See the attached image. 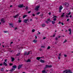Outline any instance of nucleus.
Instances as JSON below:
<instances>
[{
	"mask_svg": "<svg viewBox=\"0 0 73 73\" xmlns=\"http://www.w3.org/2000/svg\"><path fill=\"white\" fill-rule=\"evenodd\" d=\"M22 66H23V64H19L18 65V69H20L21 68Z\"/></svg>",
	"mask_w": 73,
	"mask_h": 73,
	"instance_id": "obj_5",
	"label": "nucleus"
},
{
	"mask_svg": "<svg viewBox=\"0 0 73 73\" xmlns=\"http://www.w3.org/2000/svg\"><path fill=\"white\" fill-rule=\"evenodd\" d=\"M61 24V22L59 21V24Z\"/></svg>",
	"mask_w": 73,
	"mask_h": 73,
	"instance_id": "obj_61",
	"label": "nucleus"
},
{
	"mask_svg": "<svg viewBox=\"0 0 73 73\" xmlns=\"http://www.w3.org/2000/svg\"><path fill=\"white\" fill-rule=\"evenodd\" d=\"M52 24H54L56 23V22L54 21H52Z\"/></svg>",
	"mask_w": 73,
	"mask_h": 73,
	"instance_id": "obj_22",
	"label": "nucleus"
},
{
	"mask_svg": "<svg viewBox=\"0 0 73 73\" xmlns=\"http://www.w3.org/2000/svg\"><path fill=\"white\" fill-rule=\"evenodd\" d=\"M70 18L72 17V15H70Z\"/></svg>",
	"mask_w": 73,
	"mask_h": 73,
	"instance_id": "obj_63",
	"label": "nucleus"
},
{
	"mask_svg": "<svg viewBox=\"0 0 73 73\" xmlns=\"http://www.w3.org/2000/svg\"><path fill=\"white\" fill-rule=\"evenodd\" d=\"M61 55V53H60V54H59V55L58 56H60V57Z\"/></svg>",
	"mask_w": 73,
	"mask_h": 73,
	"instance_id": "obj_41",
	"label": "nucleus"
},
{
	"mask_svg": "<svg viewBox=\"0 0 73 73\" xmlns=\"http://www.w3.org/2000/svg\"><path fill=\"white\" fill-rule=\"evenodd\" d=\"M7 59H5V62H7Z\"/></svg>",
	"mask_w": 73,
	"mask_h": 73,
	"instance_id": "obj_49",
	"label": "nucleus"
},
{
	"mask_svg": "<svg viewBox=\"0 0 73 73\" xmlns=\"http://www.w3.org/2000/svg\"><path fill=\"white\" fill-rule=\"evenodd\" d=\"M35 39H36V38H37V36H35Z\"/></svg>",
	"mask_w": 73,
	"mask_h": 73,
	"instance_id": "obj_56",
	"label": "nucleus"
},
{
	"mask_svg": "<svg viewBox=\"0 0 73 73\" xmlns=\"http://www.w3.org/2000/svg\"><path fill=\"white\" fill-rule=\"evenodd\" d=\"M46 37H44L43 38V40H44V39H45Z\"/></svg>",
	"mask_w": 73,
	"mask_h": 73,
	"instance_id": "obj_58",
	"label": "nucleus"
},
{
	"mask_svg": "<svg viewBox=\"0 0 73 73\" xmlns=\"http://www.w3.org/2000/svg\"><path fill=\"white\" fill-rule=\"evenodd\" d=\"M15 60V58H11V61H12V62H13V61H14Z\"/></svg>",
	"mask_w": 73,
	"mask_h": 73,
	"instance_id": "obj_18",
	"label": "nucleus"
},
{
	"mask_svg": "<svg viewBox=\"0 0 73 73\" xmlns=\"http://www.w3.org/2000/svg\"><path fill=\"white\" fill-rule=\"evenodd\" d=\"M53 35V37H54V36H55V34H54Z\"/></svg>",
	"mask_w": 73,
	"mask_h": 73,
	"instance_id": "obj_62",
	"label": "nucleus"
},
{
	"mask_svg": "<svg viewBox=\"0 0 73 73\" xmlns=\"http://www.w3.org/2000/svg\"><path fill=\"white\" fill-rule=\"evenodd\" d=\"M31 11H29L28 12V13H31Z\"/></svg>",
	"mask_w": 73,
	"mask_h": 73,
	"instance_id": "obj_42",
	"label": "nucleus"
},
{
	"mask_svg": "<svg viewBox=\"0 0 73 73\" xmlns=\"http://www.w3.org/2000/svg\"><path fill=\"white\" fill-rule=\"evenodd\" d=\"M42 27H45V25L44 24H43L42 25Z\"/></svg>",
	"mask_w": 73,
	"mask_h": 73,
	"instance_id": "obj_29",
	"label": "nucleus"
},
{
	"mask_svg": "<svg viewBox=\"0 0 73 73\" xmlns=\"http://www.w3.org/2000/svg\"><path fill=\"white\" fill-rule=\"evenodd\" d=\"M47 20L48 21H50H50H51L50 20V19H48Z\"/></svg>",
	"mask_w": 73,
	"mask_h": 73,
	"instance_id": "obj_27",
	"label": "nucleus"
},
{
	"mask_svg": "<svg viewBox=\"0 0 73 73\" xmlns=\"http://www.w3.org/2000/svg\"><path fill=\"white\" fill-rule=\"evenodd\" d=\"M28 20H29L28 19H27L26 20L25 19L23 21V22L26 23H27V21H28Z\"/></svg>",
	"mask_w": 73,
	"mask_h": 73,
	"instance_id": "obj_11",
	"label": "nucleus"
},
{
	"mask_svg": "<svg viewBox=\"0 0 73 73\" xmlns=\"http://www.w3.org/2000/svg\"><path fill=\"white\" fill-rule=\"evenodd\" d=\"M31 51H28V53H27V55H29V54H30V52Z\"/></svg>",
	"mask_w": 73,
	"mask_h": 73,
	"instance_id": "obj_26",
	"label": "nucleus"
},
{
	"mask_svg": "<svg viewBox=\"0 0 73 73\" xmlns=\"http://www.w3.org/2000/svg\"><path fill=\"white\" fill-rule=\"evenodd\" d=\"M13 44V42H11L10 43V44Z\"/></svg>",
	"mask_w": 73,
	"mask_h": 73,
	"instance_id": "obj_57",
	"label": "nucleus"
},
{
	"mask_svg": "<svg viewBox=\"0 0 73 73\" xmlns=\"http://www.w3.org/2000/svg\"><path fill=\"white\" fill-rule=\"evenodd\" d=\"M40 62H42V63H44L45 62V61H44V60H42V59H40Z\"/></svg>",
	"mask_w": 73,
	"mask_h": 73,
	"instance_id": "obj_10",
	"label": "nucleus"
},
{
	"mask_svg": "<svg viewBox=\"0 0 73 73\" xmlns=\"http://www.w3.org/2000/svg\"><path fill=\"white\" fill-rule=\"evenodd\" d=\"M65 14V13H63L62 14V15L61 17H64V14Z\"/></svg>",
	"mask_w": 73,
	"mask_h": 73,
	"instance_id": "obj_19",
	"label": "nucleus"
},
{
	"mask_svg": "<svg viewBox=\"0 0 73 73\" xmlns=\"http://www.w3.org/2000/svg\"><path fill=\"white\" fill-rule=\"evenodd\" d=\"M12 65H13V64H12V63H11V64L10 63V66H11Z\"/></svg>",
	"mask_w": 73,
	"mask_h": 73,
	"instance_id": "obj_47",
	"label": "nucleus"
},
{
	"mask_svg": "<svg viewBox=\"0 0 73 73\" xmlns=\"http://www.w3.org/2000/svg\"><path fill=\"white\" fill-rule=\"evenodd\" d=\"M9 25L10 26H11L12 27H13V24L12 23H9Z\"/></svg>",
	"mask_w": 73,
	"mask_h": 73,
	"instance_id": "obj_15",
	"label": "nucleus"
},
{
	"mask_svg": "<svg viewBox=\"0 0 73 73\" xmlns=\"http://www.w3.org/2000/svg\"><path fill=\"white\" fill-rule=\"evenodd\" d=\"M54 21H56L57 20V19L56 18H54L53 19Z\"/></svg>",
	"mask_w": 73,
	"mask_h": 73,
	"instance_id": "obj_33",
	"label": "nucleus"
},
{
	"mask_svg": "<svg viewBox=\"0 0 73 73\" xmlns=\"http://www.w3.org/2000/svg\"><path fill=\"white\" fill-rule=\"evenodd\" d=\"M2 65H3V64H0V66H2Z\"/></svg>",
	"mask_w": 73,
	"mask_h": 73,
	"instance_id": "obj_52",
	"label": "nucleus"
},
{
	"mask_svg": "<svg viewBox=\"0 0 73 73\" xmlns=\"http://www.w3.org/2000/svg\"><path fill=\"white\" fill-rule=\"evenodd\" d=\"M27 52H25L24 55H27Z\"/></svg>",
	"mask_w": 73,
	"mask_h": 73,
	"instance_id": "obj_24",
	"label": "nucleus"
},
{
	"mask_svg": "<svg viewBox=\"0 0 73 73\" xmlns=\"http://www.w3.org/2000/svg\"><path fill=\"white\" fill-rule=\"evenodd\" d=\"M57 42H55V44H57Z\"/></svg>",
	"mask_w": 73,
	"mask_h": 73,
	"instance_id": "obj_54",
	"label": "nucleus"
},
{
	"mask_svg": "<svg viewBox=\"0 0 73 73\" xmlns=\"http://www.w3.org/2000/svg\"><path fill=\"white\" fill-rule=\"evenodd\" d=\"M19 23H21V21H22L20 19H19Z\"/></svg>",
	"mask_w": 73,
	"mask_h": 73,
	"instance_id": "obj_32",
	"label": "nucleus"
},
{
	"mask_svg": "<svg viewBox=\"0 0 73 73\" xmlns=\"http://www.w3.org/2000/svg\"><path fill=\"white\" fill-rule=\"evenodd\" d=\"M40 8V7L38 6H36V7H35V11H38V9H39V8Z\"/></svg>",
	"mask_w": 73,
	"mask_h": 73,
	"instance_id": "obj_3",
	"label": "nucleus"
},
{
	"mask_svg": "<svg viewBox=\"0 0 73 73\" xmlns=\"http://www.w3.org/2000/svg\"><path fill=\"white\" fill-rule=\"evenodd\" d=\"M19 14H17V15L14 16L13 17L14 18H17V17H18V16H19Z\"/></svg>",
	"mask_w": 73,
	"mask_h": 73,
	"instance_id": "obj_13",
	"label": "nucleus"
},
{
	"mask_svg": "<svg viewBox=\"0 0 73 73\" xmlns=\"http://www.w3.org/2000/svg\"><path fill=\"white\" fill-rule=\"evenodd\" d=\"M32 15L33 16H35V15L34 14H32Z\"/></svg>",
	"mask_w": 73,
	"mask_h": 73,
	"instance_id": "obj_39",
	"label": "nucleus"
},
{
	"mask_svg": "<svg viewBox=\"0 0 73 73\" xmlns=\"http://www.w3.org/2000/svg\"><path fill=\"white\" fill-rule=\"evenodd\" d=\"M27 15H24L23 16V18L24 19V18H25V17H27Z\"/></svg>",
	"mask_w": 73,
	"mask_h": 73,
	"instance_id": "obj_20",
	"label": "nucleus"
},
{
	"mask_svg": "<svg viewBox=\"0 0 73 73\" xmlns=\"http://www.w3.org/2000/svg\"><path fill=\"white\" fill-rule=\"evenodd\" d=\"M66 73H73L72 72H71V70H67V72Z\"/></svg>",
	"mask_w": 73,
	"mask_h": 73,
	"instance_id": "obj_8",
	"label": "nucleus"
},
{
	"mask_svg": "<svg viewBox=\"0 0 73 73\" xmlns=\"http://www.w3.org/2000/svg\"><path fill=\"white\" fill-rule=\"evenodd\" d=\"M62 8H63V7H62L61 6H60V7H59V12H61V10H62Z\"/></svg>",
	"mask_w": 73,
	"mask_h": 73,
	"instance_id": "obj_7",
	"label": "nucleus"
},
{
	"mask_svg": "<svg viewBox=\"0 0 73 73\" xmlns=\"http://www.w3.org/2000/svg\"><path fill=\"white\" fill-rule=\"evenodd\" d=\"M53 18H57V16H54V17H53Z\"/></svg>",
	"mask_w": 73,
	"mask_h": 73,
	"instance_id": "obj_36",
	"label": "nucleus"
},
{
	"mask_svg": "<svg viewBox=\"0 0 73 73\" xmlns=\"http://www.w3.org/2000/svg\"><path fill=\"white\" fill-rule=\"evenodd\" d=\"M66 17H67V18H68V17H69V16H68V15H66Z\"/></svg>",
	"mask_w": 73,
	"mask_h": 73,
	"instance_id": "obj_48",
	"label": "nucleus"
},
{
	"mask_svg": "<svg viewBox=\"0 0 73 73\" xmlns=\"http://www.w3.org/2000/svg\"><path fill=\"white\" fill-rule=\"evenodd\" d=\"M10 7H12V5H11L10 6Z\"/></svg>",
	"mask_w": 73,
	"mask_h": 73,
	"instance_id": "obj_64",
	"label": "nucleus"
},
{
	"mask_svg": "<svg viewBox=\"0 0 73 73\" xmlns=\"http://www.w3.org/2000/svg\"><path fill=\"white\" fill-rule=\"evenodd\" d=\"M52 66V65H46L45 66V68H51V67Z\"/></svg>",
	"mask_w": 73,
	"mask_h": 73,
	"instance_id": "obj_6",
	"label": "nucleus"
},
{
	"mask_svg": "<svg viewBox=\"0 0 73 73\" xmlns=\"http://www.w3.org/2000/svg\"><path fill=\"white\" fill-rule=\"evenodd\" d=\"M46 23L47 24H48L49 23H48V21H46Z\"/></svg>",
	"mask_w": 73,
	"mask_h": 73,
	"instance_id": "obj_51",
	"label": "nucleus"
},
{
	"mask_svg": "<svg viewBox=\"0 0 73 73\" xmlns=\"http://www.w3.org/2000/svg\"><path fill=\"white\" fill-rule=\"evenodd\" d=\"M40 13V12H38V13H36V15H38Z\"/></svg>",
	"mask_w": 73,
	"mask_h": 73,
	"instance_id": "obj_34",
	"label": "nucleus"
},
{
	"mask_svg": "<svg viewBox=\"0 0 73 73\" xmlns=\"http://www.w3.org/2000/svg\"><path fill=\"white\" fill-rule=\"evenodd\" d=\"M3 65H5V66H7V64H6L5 62H3Z\"/></svg>",
	"mask_w": 73,
	"mask_h": 73,
	"instance_id": "obj_16",
	"label": "nucleus"
},
{
	"mask_svg": "<svg viewBox=\"0 0 73 73\" xmlns=\"http://www.w3.org/2000/svg\"><path fill=\"white\" fill-rule=\"evenodd\" d=\"M55 39L56 41H57V40H58V38H56Z\"/></svg>",
	"mask_w": 73,
	"mask_h": 73,
	"instance_id": "obj_43",
	"label": "nucleus"
},
{
	"mask_svg": "<svg viewBox=\"0 0 73 73\" xmlns=\"http://www.w3.org/2000/svg\"><path fill=\"white\" fill-rule=\"evenodd\" d=\"M70 20V19H67V21H69Z\"/></svg>",
	"mask_w": 73,
	"mask_h": 73,
	"instance_id": "obj_44",
	"label": "nucleus"
},
{
	"mask_svg": "<svg viewBox=\"0 0 73 73\" xmlns=\"http://www.w3.org/2000/svg\"><path fill=\"white\" fill-rule=\"evenodd\" d=\"M37 40H34L33 42H35V43H36V42H37Z\"/></svg>",
	"mask_w": 73,
	"mask_h": 73,
	"instance_id": "obj_23",
	"label": "nucleus"
},
{
	"mask_svg": "<svg viewBox=\"0 0 73 73\" xmlns=\"http://www.w3.org/2000/svg\"><path fill=\"white\" fill-rule=\"evenodd\" d=\"M41 48H45V46H41Z\"/></svg>",
	"mask_w": 73,
	"mask_h": 73,
	"instance_id": "obj_40",
	"label": "nucleus"
},
{
	"mask_svg": "<svg viewBox=\"0 0 73 73\" xmlns=\"http://www.w3.org/2000/svg\"><path fill=\"white\" fill-rule=\"evenodd\" d=\"M63 5H65V6L66 7H68L69 5V3H68L66 2L63 3Z\"/></svg>",
	"mask_w": 73,
	"mask_h": 73,
	"instance_id": "obj_2",
	"label": "nucleus"
},
{
	"mask_svg": "<svg viewBox=\"0 0 73 73\" xmlns=\"http://www.w3.org/2000/svg\"><path fill=\"white\" fill-rule=\"evenodd\" d=\"M67 42V40H65L64 42H63V43H65V42Z\"/></svg>",
	"mask_w": 73,
	"mask_h": 73,
	"instance_id": "obj_30",
	"label": "nucleus"
},
{
	"mask_svg": "<svg viewBox=\"0 0 73 73\" xmlns=\"http://www.w3.org/2000/svg\"><path fill=\"white\" fill-rule=\"evenodd\" d=\"M42 73H46V71H45V70H43L42 71Z\"/></svg>",
	"mask_w": 73,
	"mask_h": 73,
	"instance_id": "obj_21",
	"label": "nucleus"
},
{
	"mask_svg": "<svg viewBox=\"0 0 73 73\" xmlns=\"http://www.w3.org/2000/svg\"><path fill=\"white\" fill-rule=\"evenodd\" d=\"M7 32H8L7 31H4V33H7Z\"/></svg>",
	"mask_w": 73,
	"mask_h": 73,
	"instance_id": "obj_50",
	"label": "nucleus"
},
{
	"mask_svg": "<svg viewBox=\"0 0 73 73\" xmlns=\"http://www.w3.org/2000/svg\"><path fill=\"white\" fill-rule=\"evenodd\" d=\"M48 15H51V13H50V12L49 13H48Z\"/></svg>",
	"mask_w": 73,
	"mask_h": 73,
	"instance_id": "obj_53",
	"label": "nucleus"
},
{
	"mask_svg": "<svg viewBox=\"0 0 73 73\" xmlns=\"http://www.w3.org/2000/svg\"><path fill=\"white\" fill-rule=\"evenodd\" d=\"M70 13H70V12H69V13H68L67 14V15H70Z\"/></svg>",
	"mask_w": 73,
	"mask_h": 73,
	"instance_id": "obj_37",
	"label": "nucleus"
},
{
	"mask_svg": "<svg viewBox=\"0 0 73 73\" xmlns=\"http://www.w3.org/2000/svg\"><path fill=\"white\" fill-rule=\"evenodd\" d=\"M18 7H19V8H22V7H23V5H18Z\"/></svg>",
	"mask_w": 73,
	"mask_h": 73,
	"instance_id": "obj_14",
	"label": "nucleus"
},
{
	"mask_svg": "<svg viewBox=\"0 0 73 73\" xmlns=\"http://www.w3.org/2000/svg\"><path fill=\"white\" fill-rule=\"evenodd\" d=\"M68 31L70 32L69 35H71V33H72V30H71V29H68Z\"/></svg>",
	"mask_w": 73,
	"mask_h": 73,
	"instance_id": "obj_9",
	"label": "nucleus"
},
{
	"mask_svg": "<svg viewBox=\"0 0 73 73\" xmlns=\"http://www.w3.org/2000/svg\"><path fill=\"white\" fill-rule=\"evenodd\" d=\"M50 48V46H49L48 47L47 49H49Z\"/></svg>",
	"mask_w": 73,
	"mask_h": 73,
	"instance_id": "obj_28",
	"label": "nucleus"
},
{
	"mask_svg": "<svg viewBox=\"0 0 73 73\" xmlns=\"http://www.w3.org/2000/svg\"><path fill=\"white\" fill-rule=\"evenodd\" d=\"M61 24H62V25H64V23H62Z\"/></svg>",
	"mask_w": 73,
	"mask_h": 73,
	"instance_id": "obj_60",
	"label": "nucleus"
},
{
	"mask_svg": "<svg viewBox=\"0 0 73 73\" xmlns=\"http://www.w3.org/2000/svg\"><path fill=\"white\" fill-rule=\"evenodd\" d=\"M58 58L60 60V56H58Z\"/></svg>",
	"mask_w": 73,
	"mask_h": 73,
	"instance_id": "obj_46",
	"label": "nucleus"
},
{
	"mask_svg": "<svg viewBox=\"0 0 73 73\" xmlns=\"http://www.w3.org/2000/svg\"><path fill=\"white\" fill-rule=\"evenodd\" d=\"M64 56L65 57H67V55L66 54L64 55Z\"/></svg>",
	"mask_w": 73,
	"mask_h": 73,
	"instance_id": "obj_38",
	"label": "nucleus"
},
{
	"mask_svg": "<svg viewBox=\"0 0 73 73\" xmlns=\"http://www.w3.org/2000/svg\"><path fill=\"white\" fill-rule=\"evenodd\" d=\"M31 60L30 59H29L27 60H26V62H31Z\"/></svg>",
	"mask_w": 73,
	"mask_h": 73,
	"instance_id": "obj_17",
	"label": "nucleus"
},
{
	"mask_svg": "<svg viewBox=\"0 0 73 73\" xmlns=\"http://www.w3.org/2000/svg\"><path fill=\"white\" fill-rule=\"evenodd\" d=\"M1 21L2 23H5V21L4 19L2 18L1 19Z\"/></svg>",
	"mask_w": 73,
	"mask_h": 73,
	"instance_id": "obj_4",
	"label": "nucleus"
},
{
	"mask_svg": "<svg viewBox=\"0 0 73 73\" xmlns=\"http://www.w3.org/2000/svg\"><path fill=\"white\" fill-rule=\"evenodd\" d=\"M13 68H12L11 70H8V71H10V72H13V71L15 70V69L14 68H16L17 66L15 65L13 66Z\"/></svg>",
	"mask_w": 73,
	"mask_h": 73,
	"instance_id": "obj_1",
	"label": "nucleus"
},
{
	"mask_svg": "<svg viewBox=\"0 0 73 73\" xmlns=\"http://www.w3.org/2000/svg\"><path fill=\"white\" fill-rule=\"evenodd\" d=\"M35 31V30L34 29H33L32 30V32H34Z\"/></svg>",
	"mask_w": 73,
	"mask_h": 73,
	"instance_id": "obj_31",
	"label": "nucleus"
},
{
	"mask_svg": "<svg viewBox=\"0 0 73 73\" xmlns=\"http://www.w3.org/2000/svg\"><path fill=\"white\" fill-rule=\"evenodd\" d=\"M42 58V57H37L36 58V59L37 60H40V58Z\"/></svg>",
	"mask_w": 73,
	"mask_h": 73,
	"instance_id": "obj_12",
	"label": "nucleus"
},
{
	"mask_svg": "<svg viewBox=\"0 0 73 73\" xmlns=\"http://www.w3.org/2000/svg\"><path fill=\"white\" fill-rule=\"evenodd\" d=\"M1 70L2 71H4V68H2L1 69Z\"/></svg>",
	"mask_w": 73,
	"mask_h": 73,
	"instance_id": "obj_35",
	"label": "nucleus"
},
{
	"mask_svg": "<svg viewBox=\"0 0 73 73\" xmlns=\"http://www.w3.org/2000/svg\"><path fill=\"white\" fill-rule=\"evenodd\" d=\"M20 53H18L17 54V56H20Z\"/></svg>",
	"mask_w": 73,
	"mask_h": 73,
	"instance_id": "obj_25",
	"label": "nucleus"
},
{
	"mask_svg": "<svg viewBox=\"0 0 73 73\" xmlns=\"http://www.w3.org/2000/svg\"><path fill=\"white\" fill-rule=\"evenodd\" d=\"M39 50L40 51H41V50H42V49H39Z\"/></svg>",
	"mask_w": 73,
	"mask_h": 73,
	"instance_id": "obj_59",
	"label": "nucleus"
},
{
	"mask_svg": "<svg viewBox=\"0 0 73 73\" xmlns=\"http://www.w3.org/2000/svg\"><path fill=\"white\" fill-rule=\"evenodd\" d=\"M25 9H26V10L28 9V7H26L25 8Z\"/></svg>",
	"mask_w": 73,
	"mask_h": 73,
	"instance_id": "obj_45",
	"label": "nucleus"
},
{
	"mask_svg": "<svg viewBox=\"0 0 73 73\" xmlns=\"http://www.w3.org/2000/svg\"><path fill=\"white\" fill-rule=\"evenodd\" d=\"M17 29V27H16L15 29V30H16V29Z\"/></svg>",
	"mask_w": 73,
	"mask_h": 73,
	"instance_id": "obj_55",
	"label": "nucleus"
}]
</instances>
